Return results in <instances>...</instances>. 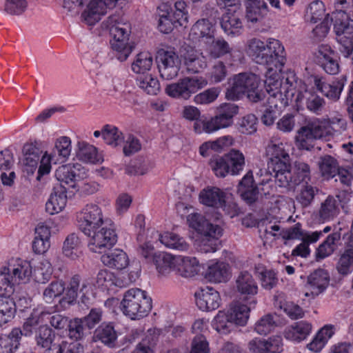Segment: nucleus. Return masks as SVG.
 Here are the masks:
<instances>
[{
  "instance_id": "0eeeda50",
  "label": "nucleus",
  "mask_w": 353,
  "mask_h": 353,
  "mask_svg": "<svg viewBox=\"0 0 353 353\" xmlns=\"http://www.w3.org/2000/svg\"><path fill=\"white\" fill-rule=\"evenodd\" d=\"M46 316V312L34 310L25 321L23 331L19 327H14L8 334H1L0 353H15L19 348L22 336L32 335L37 326L44 323Z\"/></svg>"
},
{
  "instance_id": "37998d69",
  "label": "nucleus",
  "mask_w": 353,
  "mask_h": 353,
  "mask_svg": "<svg viewBox=\"0 0 353 353\" xmlns=\"http://www.w3.org/2000/svg\"><path fill=\"white\" fill-rule=\"evenodd\" d=\"M76 156L79 161L84 163L96 164L103 161L102 157L98 152V149L83 141L77 143Z\"/></svg>"
},
{
  "instance_id": "f8f14e48",
  "label": "nucleus",
  "mask_w": 353,
  "mask_h": 353,
  "mask_svg": "<svg viewBox=\"0 0 353 353\" xmlns=\"http://www.w3.org/2000/svg\"><path fill=\"white\" fill-rule=\"evenodd\" d=\"M245 165V156L237 149H232L223 156L213 157L210 161L212 170L217 177L221 178H224L228 174L239 175Z\"/></svg>"
},
{
  "instance_id": "603ef678",
  "label": "nucleus",
  "mask_w": 353,
  "mask_h": 353,
  "mask_svg": "<svg viewBox=\"0 0 353 353\" xmlns=\"http://www.w3.org/2000/svg\"><path fill=\"white\" fill-rule=\"evenodd\" d=\"M41 156L39 155L38 150L32 147L24 148V154L21 160V163L24 170L30 174H33L41 165Z\"/></svg>"
},
{
  "instance_id": "864d4df0",
  "label": "nucleus",
  "mask_w": 353,
  "mask_h": 353,
  "mask_svg": "<svg viewBox=\"0 0 353 353\" xmlns=\"http://www.w3.org/2000/svg\"><path fill=\"white\" fill-rule=\"evenodd\" d=\"M245 6L246 8V18L248 21L252 23L260 21L269 12V7L264 1H259Z\"/></svg>"
},
{
  "instance_id": "ea45409f",
  "label": "nucleus",
  "mask_w": 353,
  "mask_h": 353,
  "mask_svg": "<svg viewBox=\"0 0 353 353\" xmlns=\"http://www.w3.org/2000/svg\"><path fill=\"white\" fill-rule=\"evenodd\" d=\"M67 202L65 189L63 187L54 188L46 203V210L51 215L58 214L65 209Z\"/></svg>"
},
{
  "instance_id": "49530a36",
  "label": "nucleus",
  "mask_w": 353,
  "mask_h": 353,
  "mask_svg": "<svg viewBox=\"0 0 353 353\" xmlns=\"http://www.w3.org/2000/svg\"><path fill=\"white\" fill-rule=\"evenodd\" d=\"M157 235L161 243L169 249L181 252H185L189 249V244L185 239L174 232H165L161 234L157 233Z\"/></svg>"
},
{
  "instance_id": "72a5a7b5",
  "label": "nucleus",
  "mask_w": 353,
  "mask_h": 353,
  "mask_svg": "<svg viewBox=\"0 0 353 353\" xmlns=\"http://www.w3.org/2000/svg\"><path fill=\"white\" fill-rule=\"evenodd\" d=\"M102 263L111 269L121 270L129 265V257L126 252L119 248L110 250L101 257Z\"/></svg>"
},
{
  "instance_id": "4468645a",
  "label": "nucleus",
  "mask_w": 353,
  "mask_h": 353,
  "mask_svg": "<svg viewBox=\"0 0 353 353\" xmlns=\"http://www.w3.org/2000/svg\"><path fill=\"white\" fill-rule=\"evenodd\" d=\"M316 139L330 141L335 134L346 130L347 122L341 116L330 119H315L307 123Z\"/></svg>"
},
{
  "instance_id": "1a4fd4ad",
  "label": "nucleus",
  "mask_w": 353,
  "mask_h": 353,
  "mask_svg": "<svg viewBox=\"0 0 353 353\" xmlns=\"http://www.w3.org/2000/svg\"><path fill=\"white\" fill-rule=\"evenodd\" d=\"M239 113V107L231 103H225L217 107V114L207 119L204 116L196 121L194 130L196 134H213L219 130L230 127L234 117Z\"/></svg>"
},
{
  "instance_id": "6e6d98bb",
  "label": "nucleus",
  "mask_w": 353,
  "mask_h": 353,
  "mask_svg": "<svg viewBox=\"0 0 353 353\" xmlns=\"http://www.w3.org/2000/svg\"><path fill=\"white\" fill-rule=\"evenodd\" d=\"M212 325L220 334H228L236 327L224 310L219 311L212 321Z\"/></svg>"
},
{
  "instance_id": "cd10ccee",
  "label": "nucleus",
  "mask_w": 353,
  "mask_h": 353,
  "mask_svg": "<svg viewBox=\"0 0 353 353\" xmlns=\"http://www.w3.org/2000/svg\"><path fill=\"white\" fill-rule=\"evenodd\" d=\"M181 57L187 71L190 73H199L207 68V58L203 52L191 46L185 47Z\"/></svg>"
},
{
  "instance_id": "412c9836",
  "label": "nucleus",
  "mask_w": 353,
  "mask_h": 353,
  "mask_svg": "<svg viewBox=\"0 0 353 353\" xmlns=\"http://www.w3.org/2000/svg\"><path fill=\"white\" fill-rule=\"evenodd\" d=\"M217 26L214 21L203 18L198 19L191 27L188 40L195 43H200L202 46L208 41L216 36Z\"/></svg>"
},
{
  "instance_id": "7c9ffc66",
  "label": "nucleus",
  "mask_w": 353,
  "mask_h": 353,
  "mask_svg": "<svg viewBox=\"0 0 353 353\" xmlns=\"http://www.w3.org/2000/svg\"><path fill=\"white\" fill-rule=\"evenodd\" d=\"M110 9L105 0H90L81 14L83 21L88 26H94Z\"/></svg>"
},
{
  "instance_id": "c85d7f7f",
  "label": "nucleus",
  "mask_w": 353,
  "mask_h": 353,
  "mask_svg": "<svg viewBox=\"0 0 353 353\" xmlns=\"http://www.w3.org/2000/svg\"><path fill=\"white\" fill-rule=\"evenodd\" d=\"M283 339L281 336H273L268 339L254 338L248 343L251 353H281Z\"/></svg>"
},
{
  "instance_id": "4d7b16f0",
  "label": "nucleus",
  "mask_w": 353,
  "mask_h": 353,
  "mask_svg": "<svg viewBox=\"0 0 353 353\" xmlns=\"http://www.w3.org/2000/svg\"><path fill=\"white\" fill-rule=\"evenodd\" d=\"M53 272V268L50 261L47 259H42L33 269L34 280L38 283H45L49 281Z\"/></svg>"
},
{
  "instance_id": "ddd939ff",
  "label": "nucleus",
  "mask_w": 353,
  "mask_h": 353,
  "mask_svg": "<svg viewBox=\"0 0 353 353\" xmlns=\"http://www.w3.org/2000/svg\"><path fill=\"white\" fill-rule=\"evenodd\" d=\"M71 150V140L69 137L62 136L57 138L54 149L51 152L46 151L41 156L37 180L40 181L44 176L50 173L52 163L57 164L65 161L70 155Z\"/></svg>"
},
{
  "instance_id": "c756f323",
  "label": "nucleus",
  "mask_w": 353,
  "mask_h": 353,
  "mask_svg": "<svg viewBox=\"0 0 353 353\" xmlns=\"http://www.w3.org/2000/svg\"><path fill=\"white\" fill-rule=\"evenodd\" d=\"M312 331V323L302 320L288 325L283 331V336L289 341L299 343L305 340L310 335Z\"/></svg>"
},
{
  "instance_id": "680f3d73",
  "label": "nucleus",
  "mask_w": 353,
  "mask_h": 353,
  "mask_svg": "<svg viewBox=\"0 0 353 353\" xmlns=\"http://www.w3.org/2000/svg\"><path fill=\"white\" fill-rule=\"evenodd\" d=\"M325 8L323 1L316 0L311 2L307 7L305 19L312 23H316L325 17Z\"/></svg>"
},
{
  "instance_id": "c9c22d12",
  "label": "nucleus",
  "mask_w": 353,
  "mask_h": 353,
  "mask_svg": "<svg viewBox=\"0 0 353 353\" xmlns=\"http://www.w3.org/2000/svg\"><path fill=\"white\" fill-rule=\"evenodd\" d=\"M203 50L212 59H219L225 55L232 54V48L223 37H213L202 46Z\"/></svg>"
},
{
  "instance_id": "39448f33",
  "label": "nucleus",
  "mask_w": 353,
  "mask_h": 353,
  "mask_svg": "<svg viewBox=\"0 0 353 353\" xmlns=\"http://www.w3.org/2000/svg\"><path fill=\"white\" fill-rule=\"evenodd\" d=\"M103 25L112 36L110 44L114 57L120 62L125 61L134 50V46L130 41V23L123 17L113 14L103 22Z\"/></svg>"
},
{
  "instance_id": "2eb2a0df",
  "label": "nucleus",
  "mask_w": 353,
  "mask_h": 353,
  "mask_svg": "<svg viewBox=\"0 0 353 353\" xmlns=\"http://www.w3.org/2000/svg\"><path fill=\"white\" fill-rule=\"evenodd\" d=\"M207 85L208 81L203 77H185L176 83L168 85L165 92L172 98L188 100L193 94Z\"/></svg>"
},
{
  "instance_id": "9b49d317",
  "label": "nucleus",
  "mask_w": 353,
  "mask_h": 353,
  "mask_svg": "<svg viewBox=\"0 0 353 353\" xmlns=\"http://www.w3.org/2000/svg\"><path fill=\"white\" fill-rule=\"evenodd\" d=\"M79 278L75 276L70 280L68 286L65 288L64 282L61 280H55L49 283L43 291V299L48 303L63 294L59 300V309L65 310L74 304L77 297V291L79 286Z\"/></svg>"
},
{
  "instance_id": "8fccbe9b",
  "label": "nucleus",
  "mask_w": 353,
  "mask_h": 353,
  "mask_svg": "<svg viewBox=\"0 0 353 353\" xmlns=\"http://www.w3.org/2000/svg\"><path fill=\"white\" fill-rule=\"evenodd\" d=\"M169 13H170L176 27L185 28L188 24L190 15L188 5L185 1H176L174 4V8L169 10Z\"/></svg>"
},
{
  "instance_id": "13d9d810",
  "label": "nucleus",
  "mask_w": 353,
  "mask_h": 353,
  "mask_svg": "<svg viewBox=\"0 0 353 353\" xmlns=\"http://www.w3.org/2000/svg\"><path fill=\"white\" fill-rule=\"evenodd\" d=\"M339 212V200L330 196L321 204L319 217L323 221H327L333 219Z\"/></svg>"
},
{
  "instance_id": "5701e85b",
  "label": "nucleus",
  "mask_w": 353,
  "mask_h": 353,
  "mask_svg": "<svg viewBox=\"0 0 353 353\" xmlns=\"http://www.w3.org/2000/svg\"><path fill=\"white\" fill-rule=\"evenodd\" d=\"M54 175L60 183L73 188L77 185V181L88 178V170L80 163H68L59 166L56 170Z\"/></svg>"
},
{
  "instance_id": "e2e57ef3",
  "label": "nucleus",
  "mask_w": 353,
  "mask_h": 353,
  "mask_svg": "<svg viewBox=\"0 0 353 353\" xmlns=\"http://www.w3.org/2000/svg\"><path fill=\"white\" fill-rule=\"evenodd\" d=\"M314 140L316 138L307 124L299 130L295 137L296 145L301 150H310L313 147Z\"/></svg>"
},
{
  "instance_id": "052dcab7",
  "label": "nucleus",
  "mask_w": 353,
  "mask_h": 353,
  "mask_svg": "<svg viewBox=\"0 0 353 353\" xmlns=\"http://www.w3.org/2000/svg\"><path fill=\"white\" fill-rule=\"evenodd\" d=\"M278 316L276 314H268L259 319L254 325V331L260 335H266L273 331L278 325Z\"/></svg>"
},
{
  "instance_id": "a878e982",
  "label": "nucleus",
  "mask_w": 353,
  "mask_h": 353,
  "mask_svg": "<svg viewBox=\"0 0 353 353\" xmlns=\"http://www.w3.org/2000/svg\"><path fill=\"white\" fill-rule=\"evenodd\" d=\"M232 276L231 267L229 263L218 259L208 262L205 277L214 283H226Z\"/></svg>"
},
{
  "instance_id": "79ce46f5",
  "label": "nucleus",
  "mask_w": 353,
  "mask_h": 353,
  "mask_svg": "<svg viewBox=\"0 0 353 353\" xmlns=\"http://www.w3.org/2000/svg\"><path fill=\"white\" fill-rule=\"evenodd\" d=\"M153 65L152 54L148 51H143L137 54L132 63L131 70L137 77L150 74L149 72Z\"/></svg>"
},
{
  "instance_id": "a211bd4d",
  "label": "nucleus",
  "mask_w": 353,
  "mask_h": 353,
  "mask_svg": "<svg viewBox=\"0 0 353 353\" xmlns=\"http://www.w3.org/2000/svg\"><path fill=\"white\" fill-rule=\"evenodd\" d=\"M234 289L239 294L243 302L256 307V295L259 286L252 274L248 271H241L236 276L234 281Z\"/></svg>"
},
{
  "instance_id": "de8ad7c7",
  "label": "nucleus",
  "mask_w": 353,
  "mask_h": 353,
  "mask_svg": "<svg viewBox=\"0 0 353 353\" xmlns=\"http://www.w3.org/2000/svg\"><path fill=\"white\" fill-rule=\"evenodd\" d=\"M96 284L102 290H110L114 287L123 288L121 279L107 269H101L98 272Z\"/></svg>"
},
{
  "instance_id": "a18cd8bd",
  "label": "nucleus",
  "mask_w": 353,
  "mask_h": 353,
  "mask_svg": "<svg viewBox=\"0 0 353 353\" xmlns=\"http://www.w3.org/2000/svg\"><path fill=\"white\" fill-rule=\"evenodd\" d=\"M117 339V334L113 325L103 323L94 332L92 341H101L108 347H112Z\"/></svg>"
},
{
  "instance_id": "774afa93",
  "label": "nucleus",
  "mask_w": 353,
  "mask_h": 353,
  "mask_svg": "<svg viewBox=\"0 0 353 353\" xmlns=\"http://www.w3.org/2000/svg\"><path fill=\"white\" fill-rule=\"evenodd\" d=\"M338 273L346 276L353 272V253L347 249L340 256L336 265Z\"/></svg>"
},
{
  "instance_id": "0e129e2a",
  "label": "nucleus",
  "mask_w": 353,
  "mask_h": 353,
  "mask_svg": "<svg viewBox=\"0 0 353 353\" xmlns=\"http://www.w3.org/2000/svg\"><path fill=\"white\" fill-rule=\"evenodd\" d=\"M44 353H83V347L79 343H69L62 340L50 347Z\"/></svg>"
},
{
  "instance_id": "473e14b6",
  "label": "nucleus",
  "mask_w": 353,
  "mask_h": 353,
  "mask_svg": "<svg viewBox=\"0 0 353 353\" xmlns=\"http://www.w3.org/2000/svg\"><path fill=\"white\" fill-rule=\"evenodd\" d=\"M50 228L46 224L39 223L34 230V237L32 241V250L38 254H43L50 248Z\"/></svg>"
},
{
  "instance_id": "20e7f679",
  "label": "nucleus",
  "mask_w": 353,
  "mask_h": 353,
  "mask_svg": "<svg viewBox=\"0 0 353 353\" xmlns=\"http://www.w3.org/2000/svg\"><path fill=\"white\" fill-rule=\"evenodd\" d=\"M291 143L286 140H272L266 148L268 168L274 173L279 186H286L292 181Z\"/></svg>"
},
{
  "instance_id": "a19ab883",
  "label": "nucleus",
  "mask_w": 353,
  "mask_h": 353,
  "mask_svg": "<svg viewBox=\"0 0 353 353\" xmlns=\"http://www.w3.org/2000/svg\"><path fill=\"white\" fill-rule=\"evenodd\" d=\"M176 255L166 252H158L153 256V263L161 275L166 276L175 272Z\"/></svg>"
},
{
  "instance_id": "6e6552de",
  "label": "nucleus",
  "mask_w": 353,
  "mask_h": 353,
  "mask_svg": "<svg viewBox=\"0 0 353 353\" xmlns=\"http://www.w3.org/2000/svg\"><path fill=\"white\" fill-rule=\"evenodd\" d=\"M152 301L147 292L140 288H133L128 290L120 301V310L132 320H139L150 312Z\"/></svg>"
},
{
  "instance_id": "c03bdc74",
  "label": "nucleus",
  "mask_w": 353,
  "mask_h": 353,
  "mask_svg": "<svg viewBox=\"0 0 353 353\" xmlns=\"http://www.w3.org/2000/svg\"><path fill=\"white\" fill-rule=\"evenodd\" d=\"M221 26L228 36L237 37L242 34L243 27L241 20L236 12H227L222 16Z\"/></svg>"
},
{
  "instance_id": "58836bf2",
  "label": "nucleus",
  "mask_w": 353,
  "mask_h": 353,
  "mask_svg": "<svg viewBox=\"0 0 353 353\" xmlns=\"http://www.w3.org/2000/svg\"><path fill=\"white\" fill-rule=\"evenodd\" d=\"M62 254L68 260L79 261L83 256V246L76 234H70L65 239L62 246Z\"/></svg>"
},
{
  "instance_id": "69168bd1",
  "label": "nucleus",
  "mask_w": 353,
  "mask_h": 353,
  "mask_svg": "<svg viewBox=\"0 0 353 353\" xmlns=\"http://www.w3.org/2000/svg\"><path fill=\"white\" fill-rule=\"evenodd\" d=\"M256 273L264 289L271 290L276 285L278 279L273 270H267L263 266L259 265L256 267Z\"/></svg>"
},
{
  "instance_id": "aec40b11",
  "label": "nucleus",
  "mask_w": 353,
  "mask_h": 353,
  "mask_svg": "<svg viewBox=\"0 0 353 353\" xmlns=\"http://www.w3.org/2000/svg\"><path fill=\"white\" fill-rule=\"evenodd\" d=\"M346 77L343 76L339 79L328 83L323 77L313 76L309 77L305 83L313 90L316 89L327 98L336 101L339 99L346 82Z\"/></svg>"
},
{
  "instance_id": "5fc2aeb1",
  "label": "nucleus",
  "mask_w": 353,
  "mask_h": 353,
  "mask_svg": "<svg viewBox=\"0 0 353 353\" xmlns=\"http://www.w3.org/2000/svg\"><path fill=\"white\" fill-rule=\"evenodd\" d=\"M137 84L148 94L156 95L161 89L158 78L152 74L137 77Z\"/></svg>"
},
{
  "instance_id": "f704fd0d",
  "label": "nucleus",
  "mask_w": 353,
  "mask_h": 353,
  "mask_svg": "<svg viewBox=\"0 0 353 353\" xmlns=\"http://www.w3.org/2000/svg\"><path fill=\"white\" fill-rule=\"evenodd\" d=\"M175 272L185 278H190L199 273V260L192 256L176 255Z\"/></svg>"
},
{
  "instance_id": "f257e3e1",
  "label": "nucleus",
  "mask_w": 353,
  "mask_h": 353,
  "mask_svg": "<svg viewBox=\"0 0 353 353\" xmlns=\"http://www.w3.org/2000/svg\"><path fill=\"white\" fill-rule=\"evenodd\" d=\"M246 53L255 63L265 65V85L270 94L279 93L282 105L294 103L297 110L303 109L305 104L307 110L320 114L325 105V101L314 92L309 84L296 77L294 71H283L286 61L285 50L282 43L276 39L269 38L266 41L251 39L247 42Z\"/></svg>"
},
{
  "instance_id": "9d476101",
  "label": "nucleus",
  "mask_w": 353,
  "mask_h": 353,
  "mask_svg": "<svg viewBox=\"0 0 353 353\" xmlns=\"http://www.w3.org/2000/svg\"><path fill=\"white\" fill-rule=\"evenodd\" d=\"M199 201L206 207L221 209L230 217L235 216L239 212L232 195L218 187L207 186L201 190L199 194Z\"/></svg>"
},
{
  "instance_id": "393cba45",
  "label": "nucleus",
  "mask_w": 353,
  "mask_h": 353,
  "mask_svg": "<svg viewBox=\"0 0 353 353\" xmlns=\"http://www.w3.org/2000/svg\"><path fill=\"white\" fill-rule=\"evenodd\" d=\"M330 283L329 273L319 269L311 273L304 287V296L309 299H314L325 291Z\"/></svg>"
},
{
  "instance_id": "bf43d9fd",
  "label": "nucleus",
  "mask_w": 353,
  "mask_h": 353,
  "mask_svg": "<svg viewBox=\"0 0 353 353\" xmlns=\"http://www.w3.org/2000/svg\"><path fill=\"white\" fill-rule=\"evenodd\" d=\"M103 139L106 144L116 148L123 142L124 137L118 128L107 124L103 126Z\"/></svg>"
},
{
  "instance_id": "2f4dec72",
  "label": "nucleus",
  "mask_w": 353,
  "mask_h": 353,
  "mask_svg": "<svg viewBox=\"0 0 353 353\" xmlns=\"http://www.w3.org/2000/svg\"><path fill=\"white\" fill-rule=\"evenodd\" d=\"M237 190L242 199L252 204L259 197V188L255 183L253 172L248 171L239 181Z\"/></svg>"
},
{
  "instance_id": "bb28decb",
  "label": "nucleus",
  "mask_w": 353,
  "mask_h": 353,
  "mask_svg": "<svg viewBox=\"0 0 353 353\" xmlns=\"http://www.w3.org/2000/svg\"><path fill=\"white\" fill-rule=\"evenodd\" d=\"M195 302L199 310L209 312L218 309L221 303L219 292L212 288L205 287L194 293Z\"/></svg>"
},
{
  "instance_id": "338daca9",
  "label": "nucleus",
  "mask_w": 353,
  "mask_h": 353,
  "mask_svg": "<svg viewBox=\"0 0 353 353\" xmlns=\"http://www.w3.org/2000/svg\"><path fill=\"white\" fill-rule=\"evenodd\" d=\"M159 335V330L155 328L148 330L145 339L132 353H153L152 347L156 343Z\"/></svg>"
},
{
  "instance_id": "3c124183",
  "label": "nucleus",
  "mask_w": 353,
  "mask_h": 353,
  "mask_svg": "<svg viewBox=\"0 0 353 353\" xmlns=\"http://www.w3.org/2000/svg\"><path fill=\"white\" fill-rule=\"evenodd\" d=\"M341 235L339 232H334L327 236L325 240L317 248L315 254L316 259L321 260L330 256L336 248V243L339 241Z\"/></svg>"
},
{
  "instance_id": "f03ea898",
  "label": "nucleus",
  "mask_w": 353,
  "mask_h": 353,
  "mask_svg": "<svg viewBox=\"0 0 353 353\" xmlns=\"http://www.w3.org/2000/svg\"><path fill=\"white\" fill-rule=\"evenodd\" d=\"M30 261L21 258H12L0 266V323L10 322L16 314L15 303L10 298L15 292L16 285L26 284L33 276Z\"/></svg>"
},
{
  "instance_id": "423d86ee",
  "label": "nucleus",
  "mask_w": 353,
  "mask_h": 353,
  "mask_svg": "<svg viewBox=\"0 0 353 353\" xmlns=\"http://www.w3.org/2000/svg\"><path fill=\"white\" fill-rule=\"evenodd\" d=\"M260 78L251 72H243L234 75L226 92V98L238 100L244 94L253 101L258 102L265 97V93L259 89Z\"/></svg>"
},
{
  "instance_id": "6ab92c4d",
  "label": "nucleus",
  "mask_w": 353,
  "mask_h": 353,
  "mask_svg": "<svg viewBox=\"0 0 353 353\" xmlns=\"http://www.w3.org/2000/svg\"><path fill=\"white\" fill-rule=\"evenodd\" d=\"M350 3L347 0H335L336 10L332 13L330 19L336 36L353 33V19L347 12Z\"/></svg>"
},
{
  "instance_id": "b1692460",
  "label": "nucleus",
  "mask_w": 353,
  "mask_h": 353,
  "mask_svg": "<svg viewBox=\"0 0 353 353\" xmlns=\"http://www.w3.org/2000/svg\"><path fill=\"white\" fill-rule=\"evenodd\" d=\"M316 63L327 74L334 75L340 72L337 53L327 44H321L314 54Z\"/></svg>"
},
{
  "instance_id": "f3484780",
  "label": "nucleus",
  "mask_w": 353,
  "mask_h": 353,
  "mask_svg": "<svg viewBox=\"0 0 353 353\" xmlns=\"http://www.w3.org/2000/svg\"><path fill=\"white\" fill-rule=\"evenodd\" d=\"M89 238L88 248L95 253H101L106 249H110L117 241L115 231L104 224L98 229L92 230L90 234H85Z\"/></svg>"
},
{
  "instance_id": "7ed1b4c3",
  "label": "nucleus",
  "mask_w": 353,
  "mask_h": 353,
  "mask_svg": "<svg viewBox=\"0 0 353 353\" xmlns=\"http://www.w3.org/2000/svg\"><path fill=\"white\" fill-rule=\"evenodd\" d=\"M188 224L195 233L191 236L194 245L202 252H215L219 245V240L223 235V229L211 223L203 214L194 212L187 216Z\"/></svg>"
},
{
  "instance_id": "4be33fe9",
  "label": "nucleus",
  "mask_w": 353,
  "mask_h": 353,
  "mask_svg": "<svg viewBox=\"0 0 353 353\" xmlns=\"http://www.w3.org/2000/svg\"><path fill=\"white\" fill-rule=\"evenodd\" d=\"M157 61L159 70L163 79L171 80L178 75L181 59L174 50L161 49L157 54Z\"/></svg>"
},
{
  "instance_id": "dca6fc26",
  "label": "nucleus",
  "mask_w": 353,
  "mask_h": 353,
  "mask_svg": "<svg viewBox=\"0 0 353 353\" xmlns=\"http://www.w3.org/2000/svg\"><path fill=\"white\" fill-rule=\"evenodd\" d=\"M77 225L84 234H90L92 230L98 229L104 224L101 208L97 204L89 203L77 214Z\"/></svg>"
},
{
  "instance_id": "09e8293b",
  "label": "nucleus",
  "mask_w": 353,
  "mask_h": 353,
  "mask_svg": "<svg viewBox=\"0 0 353 353\" xmlns=\"http://www.w3.org/2000/svg\"><path fill=\"white\" fill-rule=\"evenodd\" d=\"M265 88L267 94L270 96L268 99L270 106L265 110L262 115L261 120L265 125H270L274 123L275 119L277 118L279 114V108H281L284 106L281 103L280 96L279 93L276 94V96H273L268 92L265 84Z\"/></svg>"
},
{
  "instance_id": "4c0bfd02",
  "label": "nucleus",
  "mask_w": 353,
  "mask_h": 353,
  "mask_svg": "<svg viewBox=\"0 0 353 353\" xmlns=\"http://www.w3.org/2000/svg\"><path fill=\"white\" fill-rule=\"evenodd\" d=\"M254 308L255 307H252L247 303H242L237 301L232 303L225 312L235 327L237 325L244 326L248 323L251 310Z\"/></svg>"
},
{
  "instance_id": "e433bc0d",
  "label": "nucleus",
  "mask_w": 353,
  "mask_h": 353,
  "mask_svg": "<svg viewBox=\"0 0 353 353\" xmlns=\"http://www.w3.org/2000/svg\"><path fill=\"white\" fill-rule=\"evenodd\" d=\"M335 327L332 325H325L312 337L310 343L306 345V348L313 352L319 353L325 347L328 341L335 333Z\"/></svg>"
}]
</instances>
